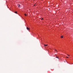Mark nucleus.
<instances>
[{"instance_id": "39448f33", "label": "nucleus", "mask_w": 73, "mask_h": 73, "mask_svg": "<svg viewBox=\"0 0 73 73\" xmlns=\"http://www.w3.org/2000/svg\"><path fill=\"white\" fill-rule=\"evenodd\" d=\"M63 36H61V38H63Z\"/></svg>"}, {"instance_id": "6e6552de", "label": "nucleus", "mask_w": 73, "mask_h": 73, "mask_svg": "<svg viewBox=\"0 0 73 73\" xmlns=\"http://www.w3.org/2000/svg\"><path fill=\"white\" fill-rule=\"evenodd\" d=\"M15 13L16 14H17V11H15Z\"/></svg>"}, {"instance_id": "423d86ee", "label": "nucleus", "mask_w": 73, "mask_h": 73, "mask_svg": "<svg viewBox=\"0 0 73 73\" xmlns=\"http://www.w3.org/2000/svg\"><path fill=\"white\" fill-rule=\"evenodd\" d=\"M18 7H19H19H20V5H18Z\"/></svg>"}, {"instance_id": "f8f14e48", "label": "nucleus", "mask_w": 73, "mask_h": 73, "mask_svg": "<svg viewBox=\"0 0 73 73\" xmlns=\"http://www.w3.org/2000/svg\"><path fill=\"white\" fill-rule=\"evenodd\" d=\"M35 5H36V4L34 5V6H35Z\"/></svg>"}, {"instance_id": "1a4fd4ad", "label": "nucleus", "mask_w": 73, "mask_h": 73, "mask_svg": "<svg viewBox=\"0 0 73 73\" xmlns=\"http://www.w3.org/2000/svg\"><path fill=\"white\" fill-rule=\"evenodd\" d=\"M41 20H43V18H42V19H41Z\"/></svg>"}, {"instance_id": "f03ea898", "label": "nucleus", "mask_w": 73, "mask_h": 73, "mask_svg": "<svg viewBox=\"0 0 73 73\" xmlns=\"http://www.w3.org/2000/svg\"><path fill=\"white\" fill-rule=\"evenodd\" d=\"M55 50L56 52H58V51H57V50L56 49H55Z\"/></svg>"}, {"instance_id": "9b49d317", "label": "nucleus", "mask_w": 73, "mask_h": 73, "mask_svg": "<svg viewBox=\"0 0 73 73\" xmlns=\"http://www.w3.org/2000/svg\"><path fill=\"white\" fill-rule=\"evenodd\" d=\"M66 58H68V57H66Z\"/></svg>"}, {"instance_id": "0eeeda50", "label": "nucleus", "mask_w": 73, "mask_h": 73, "mask_svg": "<svg viewBox=\"0 0 73 73\" xmlns=\"http://www.w3.org/2000/svg\"><path fill=\"white\" fill-rule=\"evenodd\" d=\"M56 58H59V57L56 56Z\"/></svg>"}, {"instance_id": "f257e3e1", "label": "nucleus", "mask_w": 73, "mask_h": 73, "mask_svg": "<svg viewBox=\"0 0 73 73\" xmlns=\"http://www.w3.org/2000/svg\"><path fill=\"white\" fill-rule=\"evenodd\" d=\"M27 29L28 30H29V29L27 27Z\"/></svg>"}, {"instance_id": "20e7f679", "label": "nucleus", "mask_w": 73, "mask_h": 73, "mask_svg": "<svg viewBox=\"0 0 73 73\" xmlns=\"http://www.w3.org/2000/svg\"><path fill=\"white\" fill-rule=\"evenodd\" d=\"M48 46V44H46H46H44V46Z\"/></svg>"}, {"instance_id": "7ed1b4c3", "label": "nucleus", "mask_w": 73, "mask_h": 73, "mask_svg": "<svg viewBox=\"0 0 73 73\" xmlns=\"http://www.w3.org/2000/svg\"><path fill=\"white\" fill-rule=\"evenodd\" d=\"M24 15L25 16H27V15L26 14H25Z\"/></svg>"}, {"instance_id": "9d476101", "label": "nucleus", "mask_w": 73, "mask_h": 73, "mask_svg": "<svg viewBox=\"0 0 73 73\" xmlns=\"http://www.w3.org/2000/svg\"><path fill=\"white\" fill-rule=\"evenodd\" d=\"M67 56H70V55H68V54H67Z\"/></svg>"}]
</instances>
